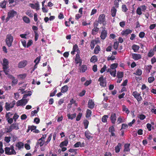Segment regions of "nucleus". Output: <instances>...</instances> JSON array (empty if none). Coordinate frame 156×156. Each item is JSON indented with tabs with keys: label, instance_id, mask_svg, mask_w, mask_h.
Here are the masks:
<instances>
[{
	"label": "nucleus",
	"instance_id": "f257e3e1",
	"mask_svg": "<svg viewBox=\"0 0 156 156\" xmlns=\"http://www.w3.org/2000/svg\"><path fill=\"white\" fill-rule=\"evenodd\" d=\"M118 64L117 63H113L111 64L110 67L107 70V72L109 73L111 75L114 77L116 76V68H117Z\"/></svg>",
	"mask_w": 156,
	"mask_h": 156
},
{
	"label": "nucleus",
	"instance_id": "f03ea898",
	"mask_svg": "<svg viewBox=\"0 0 156 156\" xmlns=\"http://www.w3.org/2000/svg\"><path fill=\"white\" fill-rule=\"evenodd\" d=\"M13 39V36L11 34H8L6 36L5 41L8 47H10L12 46Z\"/></svg>",
	"mask_w": 156,
	"mask_h": 156
},
{
	"label": "nucleus",
	"instance_id": "7ed1b4c3",
	"mask_svg": "<svg viewBox=\"0 0 156 156\" xmlns=\"http://www.w3.org/2000/svg\"><path fill=\"white\" fill-rule=\"evenodd\" d=\"M5 151V153L8 155L16 154V152L14 149V147L12 145L10 147H6Z\"/></svg>",
	"mask_w": 156,
	"mask_h": 156
},
{
	"label": "nucleus",
	"instance_id": "20e7f679",
	"mask_svg": "<svg viewBox=\"0 0 156 156\" xmlns=\"http://www.w3.org/2000/svg\"><path fill=\"white\" fill-rule=\"evenodd\" d=\"M19 129V125L16 123H14L11 124L9 127L5 129V130L7 133H9L12 131L13 129L18 130Z\"/></svg>",
	"mask_w": 156,
	"mask_h": 156
},
{
	"label": "nucleus",
	"instance_id": "39448f33",
	"mask_svg": "<svg viewBox=\"0 0 156 156\" xmlns=\"http://www.w3.org/2000/svg\"><path fill=\"white\" fill-rule=\"evenodd\" d=\"M17 14V12L14 10H10L8 12L7 17L6 19V22H7L10 18H12Z\"/></svg>",
	"mask_w": 156,
	"mask_h": 156
},
{
	"label": "nucleus",
	"instance_id": "423d86ee",
	"mask_svg": "<svg viewBox=\"0 0 156 156\" xmlns=\"http://www.w3.org/2000/svg\"><path fill=\"white\" fill-rule=\"evenodd\" d=\"M15 104V101H12L11 102H7L5 103V109L7 111H9L10 109L13 108Z\"/></svg>",
	"mask_w": 156,
	"mask_h": 156
},
{
	"label": "nucleus",
	"instance_id": "0eeeda50",
	"mask_svg": "<svg viewBox=\"0 0 156 156\" xmlns=\"http://www.w3.org/2000/svg\"><path fill=\"white\" fill-rule=\"evenodd\" d=\"M23 98L21 100L18 101L16 103L17 106H23L25 105L27 103L28 100Z\"/></svg>",
	"mask_w": 156,
	"mask_h": 156
},
{
	"label": "nucleus",
	"instance_id": "6e6552de",
	"mask_svg": "<svg viewBox=\"0 0 156 156\" xmlns=\"http://www.w3.org/2000/svg\"><path fill=\"white\" fill-rule=\"evenodd\" d=\"M105 15L104 14H101L99 16L98 19V22L100 24L103 23L104 25L106 23L105 22Z\"/></svg>",
	"mask_w": 156,
	"mask_h": 156
},
{
	"label": "nucleus",
	"instance_id": "1a4fd4ad",
	"mask_svg": "<svg viewBox=\"0 0 156 156\" xmlns=\"http://www.w3.org/2000/svg\"><path fill=\"white\" fill-rule=\"evenodd\" d=\"M132 95L136 98L138 102L141 101L142 100V98L140 96V94L137 91L133 92L132 94Z\"/></svg>",
	"mask_w": 156,
	"mask_h": 156
},
{
	"label": "nucleus",
	"instance_id": "9d476101",
	"mask_svg": "<svg viewBox=\"0 0 156 156\" xmlns=\"http://www.w3.org/2000/svg\"><path fill=\"white\" fill-rule=\"evenodd\" d=\"M98 81L100 82L99 84L102 87H105L106 86V80L104 78L103 76L100 77L98 79Z\"/></svg>",
	"mask_w": 156,
	"mask_h": 156
},
{
	"label": "nucleus",
	"instance_id": "9b49d317",
	"mask_svg": "<svg viewBox=\"0 0 156 156\" xmlns=\"http://www.w3.org/2000/svg\"><path fill=\"white\" fill-rule=\"evenodd\" d=\"M27 64V61L26 60H23L20 62L18 64V67L22 68L25 67Z\"/></svg>",
	"mask_w": 156,
	"mask_h": 156
},
{
	"label": "nucleus",
	"instance_id": "f8f14e48",
	"mask_svg": "<svg viewBox=\"0 0 156 156\" xmlns=\"http://www.w3.org/2000/svg\"><path fill=\"white\" fill-rule=\"evenodd\" d=\"M2 66L3 69H8L9 67V62L7 59H4L3 60Z\"/></svg>",
	"mask_w": 156,
	"mask_h": 156
},
{
	"label": "nucleus",
	"instance_id": "ddd939ff",
	"mask_svg": "<svg viewBox=\"0 0 156 156\" xmlns=\"http://www.w3.org/2000/svg\"><path fill=\"white\" fill-rule=\"evenodd\" d=\"M133 58L134 60H138L141 58L142 56L140 54L133 53L132 54Z\"/></svg>",
	"mask_w": 156,
	"mask_h": 156
},
{
	"label": "nucleus",
	"instance_id": "4468645a",
	"mask_svg": "<svg viewBox=\"0 0 156 156\" xmlns=\"http://www.w3.org/2000/svg\"><path fill=\"white\" fill-rule=\"evenodd\" d=\"M107 31L104 29L101 32L100 36L101 38L103 40L105 39L107 36Z\"/></svg>",
	"mask_w": 156,
	"mask_h": 156
},
{
	"label": "nucleus",
	"instance_id": "2eb2a0df",
	"mask_svg": "<svg viewBox=\"0 0 156 156\" xmlns=\"http://www.w3.org/2000/svg\"><path fill=\"white\" fill-rule=\"evenodd\" d=\"M30 6L33 9H35L37 10H38L39 9V5L38 3H36L35 4H31Z\"/></svg>",
	"mask_w": 156,
	"mask_h": 156
},
{
	"label": "nucleus",
	"instance_id": "dca6fc26",
	"mask_svg": "<svg viewBox=\"0 0 156 156\" xmlns=\"http://www.w3.org/2000/svg\"><path fill=\"white\" fill-rule=\"evenodd\" d=\"M110 119L112 123L114 124L116 120V114L115 113H113L112 114Z\"/></svg>",
	"mask_w": 156,
	"mask_h": 156
},
{
	"label": "nucleus",
	"instance_id": "f3484780",
	"mask_svg": "<svg viewBox=\"0 0 156 156\" xmlns=\"http://www.w3.org/2000/svg\"><path fill=\"white\" fill-rule=\"evenodd\" d=\"M132 32V30H131L127 29H126L125 30H124L123 31L121 32V34L122 35H125L126 36L128 34H130Z\"/></svg>",
	"mask_w": 156,
	"mask_h": 156
},
{
	"label": "nucleus",
	"instance_id": "a211bd4d",
	"mask_svg": "<svg viewBox=\"0 0 156 156\" xmlns=\"http://www.w3.org/2000/svg\"><path fill=\"white\" fill-rule=\"evenodd\" d=\"M24 145L23 143L22 142L19 141L16 143V146L18 148L19 150H20L23 148Z\"/></svg>",
	"mask_w": 156,
	"mask_h": 156
},
{
	"label": "nucleus",
	"instance_id": "6ab92c4d",
	"mask_svg": "<svg viewBox=\"0 0 156 156\" xmlns=\"http://www.w3.org/2000/svg\"><path fill=\"white\" fill-rule=\"evenodd\" d=\"M85 135L86 137L88 139H90L93 138L92 134L89 132V131H86L85 132Z\"/></svg>",
	"mask_w": 156,
	"mask_h": 156
},
{
	"label": "nucleus",
	"instance_id": "aec40b11",
	"mask_svg": "<svg viewBox=\"0 0 156 156\" xmlns=\"http://www.w3.org/2000/svg\"><path fill=\"white\" fill-rule=\"evenodd\" d=\"M88 107L90 108H93L94 106V104L92 100H90L88 102Z\"/></svg>",
	"mask_w": 156,
	"mask_h": 156
},
{
	"label": "nucleus",
	"instance_id": "412c9836",
	"mask_svg": "<svg viewBox=\"0 0 156 156\" xmlns=\"http://www.w3.org/2000/svg\"><path fill=\"white\" fill-rule=\"evenodd\" d=\"M26 85L23 86L22 87H20L18 90L20 92H21L22 94H25L26 93L27 91H24V90L26 88Z\"/></svg>",
	"mask_w": 156,
	"mask_h": 156
},
{
	"label": "nucleus",
	"instance_id": "4be33fe9",
	"mask_svg": "<svg viewBox=\"0 0 156 156\" xmlns=\"http://www.w3.org/2000/svg\"><path fill=\"white\" fill-rule=\"evenodd\" d=\"M115 131V128L113 126L110 127L109 129V131L111 133V135L112 136H115V134L114 133Z\"/></svg>",
	"mask_w": 156,
	"mask_h": 156
},
{
	"label": "nucleus",
	"instance_id": "5701e85b",
	"mask_svg": "<svg viewBox=\"0 0 156 156\" xmlns=\"http://www.w3.org/2000/svg\"><path fill=\"white\" fill-rule=\"evenodd\" d=\"M130 145V144H125L124 145V152L125 153L129 151H130V149L129 148V146Z\"/></svg>",
	"mask_w": 156,
	"mask_h": 156
},
{
	"label": "nucleus",
	"instance_id": "b1692460",
	"mask_svg": "<svg viewBox=\"0 0 156 156\" xmlns=\"http://www.w3.org/2000/svg\"><path fill=\"white\" fill-rule=\"evenodd\" d=\"M67 116L69 119L72 120L76 117V114L73 113L72 114H68L67 115Z\"/></svg>",
	"mask_w": 156,
	"mask_h": 156
},
{
	"label": "nucleus",
	"instance_id": "393cba45",
	"mask_svg": "<svg viewBox=\"0 0 156 156\" xmlns=\"http://www.w3.org/2000/svg\"><path fill=\"white\" fill-rule=\"evenodd\" d=\"M68 143V141L66 140L62 142L59 145V146L61 148H62L64 146H67Z\"/></svg>",
	"mask_w": 156,
	"mask_h": 156
},
{
	"label": "nucleus",
	"instance_id": "a878e982",
	"mask_svg": "<svg viewBox=\"0 0 156 156\" xmlns=\"http://www.w3.org/2000/svg\"><path fill=\"white\" fill-rule=\"evenodd\" d=\"M78 49V48L76 44H75L73 46V51L71 52V53L72 55H74L75 52L77 51Z\"/></svg>",
	"mask_w": 156,
	"mask_h": 156
},
{
	"label": "nucleus",
	"instance_id": "bb28decb",
	"mask_svg": "<svg viewBox=\"0 0 156 156\" xmlns=\"http://www.w3.org/2000/svg\"><path fill=\"white\" fill-rule=\"evenodd\" d=\"M90 60L91 62L94 63L97 61L98 58L96 56L94 55L91 57Z\"/></svg>",
	"mask_w": 156,
	"mask_h": 156
},
{
	"label": "nucleus",
	"instance_id": "cd10ccee",
	"mask_svg": "<svg viewBox=\"0 0 156 156\" xmlns=\"http://www.w3.org/2000/svg\"><path fill=\"white\" fill-rule=\"evenodd\" d=\"M121 148V144L120 143H118L117 145L115 148V152L116 153L119 152Z\"/></svg>",
	"mask_w": 156,
	"mask_h": 156
},
{
	"label": "nucleus",
	"instance_id": "c85d7f7f",
	"mask_svg": "<svg viewBox=\"0 0 156 156\" xmlns=\"http://www.w3.org/2000/svg\"><path fill=\"white\" fill-rule=\"evenodd\" d=\"M99 28L95 27L92 30V34L93 35L96 34L98 32Z\"/></svg>",
	"mask_w": 156,
	"mask_h": 156
},
{
	"label": "nucleus",
	"instance_id": "c756f323",
	"mask_svg": "<svg viewBox=\"0 0 156 156\" xmlns=\"http://www.w3.org/2000/svg\"><path fill=\"white\" fill-rule=\"evenodd\" d=\"M132 48L135 52H137L140 48L139 46L134 45L132 46Z\"/></svg>",
	"mask_w": 156,
	"mask_h": 156
},
{
	"label": "nucleus",
	"instance_id": "7c9ffc66",
	"mask_svg": "<svg viewBox=\"0 0 156 156\" xmlns=\"http://www.w3.org/2000/svg\"><path fill=\"white\" fill-rule=\"evenodd\" d=\"M87 69V66L86 65H83L80 68V71L81 72H84Z\"/></svg>",
	"mask_w": 156,
	"mask_h": 156
},
{
	"label": "nucleus",
	"instance_id": "2f4dec72",
	"mask_svg": "<svg viewBox=\"0 0 156 156\" xmlns=\"http://www.w3.org/2000/svg\"><path fill=\"white\" fill-rule=\"evenodd\" d=\"M116 12V9L114 7H113L111 11V14L113 17L115 16Z\"/></svg>",
	"mask_w": 156,
	"mask_h": 156
},
{
	"label": "nucleus",
	"instance_id": "473e14b6",
	"mask_svg": "<svg viewBox=\"0 0 156 156\" xmlns=\"http://www.w3.org/2000/svg\"><path fill=\"white\" fill-rule=\"evenodd\" d=\"M23 21L26 23H29L30 22V19L27 16H24L23 17Z\"/></svg>",
	"mask_w": 156,
	"mask_h": 156
},
{
	"label": "nucleus",
	"instance_id": "72a5a7b5",
	"mask_svg": "<svg viewBox=\"0 0 156 156\" xmlns=\"http://www.w3.org/2000/svg\"><path fill=\"white\" fill-rule=\"evenodd\" d=\"M68 87L67 85L64 86L62 87L61 90V92H66L68 90Z\"/></svg>",
	"mask_w": 156,
	"mask_h": 156
},
{
	"label": "nucleus",
	"instance_id": "f704fd0d",
	"mask_svg": "<svg viewBox=\"0 0 156 156\" xmlns=\"http://www.w3.org/2000/svg\"><path fill=\"white\" fill-rule=\"evenodd\" d=\"M6 5V2L5 1H2L0 3V6L1 8L3 9L5 8Z\"/></svg>",
	"mask_w": 156,
	"mask_h": 156
},
{
	"label": "nucleus",
	"instance_id": "c9c22d12",
	"mask_svg": "<svg viewBox=\"0 0 156 156\" xmlns=\"http://www.w3.org/2000/svg\"><path fill=\"white\" fill-rule=\"evenodd\" d=\"M91 111L89 109H87V111L86 117L87 118H88L90 117V115L91 114Z\"/></svg>",
	"mask_w": 156,
	"mask_h": 156
},
{
	"label": "nucleus",
	"instance_id": "e433bc0d",
	"mask_svg": "<svg viewBox=\"0 0 156 156\" xmlns=\"http://www.w3.org/2000/svg\"><path fill=\"white\" fill-rule=\"evenodd\" d=\"M123 76V73L122 72H119L117 73V77L118 78H122Z\"/></svg>",
	"mask_w": 156,
	"mask_h": 156
},
{
	"label": "nucleus",
	"instance_id": "4c0bfd02",
	"mask_svg": "<svg viewBox=\"0 0 156 156\" xmlns=\"http://www.w3.org/2000/svg\"><path fill=\"white\" fill-rule=\"evenodd\" d=\"M36 128V126H29L28 128V129L27 130V132H28L30 130L31 131H34Z\"/></svg>",
	"mask_w": 156,
	"mask_h": 156
},
{
	"label": "nucleus",
	"instance_id": "58836bf2",
	"mask_svg": "<svg viewBox=\"0 0 156 156\" xmlns=\"http://www.w3.org/2000/svg\"><path fill=\"white\" fill-rule=\"evenodd\" d=\"M32 92L30 91H27V92L23 96V98H26L28 96H30L31 95Z\"/></svg>",
	"mask_w": 156,
	"mask_h": 156
},
{
	"label": "nucleus",
	"instance_id": "ea45409f",
	"mask_svg": "<svg viewBox=\"0 0 156 156\" xmlns=\"http://www.w3.org/2000/svg\"><path fill=\"white\" fill-rule=\"evenodd\" d=\"M3 69V71L4 72L5 74L6 75H8V77L11 78L12 77V76L9 75V70L7 69Z\"/></svg>",
	"mask_w": 156,
	"mask_h": 156
},
{
	"label": "nucleus",
	"instance_id": "a19ab883",
	"mask_svg": "<svg viewBox=\"0 0 156 156\" xmlns=\"http://www.w3.org/2000/svg\"><path fill=\"white\" fill-rule=\"evenodd\" d=\"M122 109L123 111L125 112L127 114H128L129 112V110L125 105H123L122 106Z\"/></svg>",
	"mask_w": 156,
	"mask_h": 156
},
{
	"label": "nucleus",
	"instance_id": "79ce46f5",
	"mask_svg": "<svg viewBox=\"0 0 156 156\" xmlns=\"http://www.w3.org/2000/svg\"><path fill=\"white\" fill-rule=\"evenodd\" d=\"M142 74V71L141 69H138L136 71V73H134V74L138 75L140 76Z\"/></svg>",
	"mask_w": 156,
	"mask_h": 156
},
{
	"label": "nucleus",
	"instance_id": "37998d69",
	"mask_svg": "<svg viewBox=\"0 0 156 156\" xmlns=\"http://www.w3.org/2000/svg\"><path fill=\"white\" fill-rule=\"evenodd\" d=\"M12 85H14L17 83L18 80L17 79H15L12 76Z\"/></svg>",
	"mask_w": 156,
	"mask_h": 156
},
{
	"label": "nucleus",
	"instance_id": "c03bdc74",
	"mask_svg": "<svg viewBox=\"0 0 156 156\" xmlns=\"http://www.w3.org/2000/svg\"><path fill=\"white\" fill-rule=\"evenodd\" d=\"M124 118L121 116L119 117L117 120V122L119 124L120 123L124 122Z\"/></svg>",
	"mask_w": 156,
	"mask_h": 156
},
{
	"label": "nucleus",
	"instance_id": "a18cd8bd",
	"mask_svg": "<svg viewBox=\"0 0 156 156\" xmlns=\"http://www.w3.org/2000/svg\"><path fill=\"white\" fill-rule=\"evenodd\" d=\"M154 51L153 50H151L148 53V56L150 57H152L154 55Z\"/></svg>",
	"mask_w": 156,
	"mask_h": 156
},
{
	"label": "nucleus",
	"instance_id": "49530a36",
	"mask_svg": "<svg viewBox=\"0 0 156 156\" xmlns=\"http://www.w3.org/2000/svg\"><path fill=\"white\" fill-rule=\"evenodd\" d=\"M100 51V48L99 46H97L94 50V52L95 54L98 53L99 51Z\"/></svg>",
	"mask_w": 156,
	"mask_h": 156
},
{
	"label": "nucleus",
	"instance_id": "de8ad7c7",
	"mask_svg": "<svg viewBox=\"0 0 156 156\" xmlns=\"http://www.w3.org/2000/svg\"><path fill=\"white\" fill-rule=\"evenodd\" d=\"M75 61L76 62V63H78L80 62V58L79 54L76 55Z\"/></svg>",
	"mask_w": 156,
	"mask_h": 156
},
{
	"label": "nucleus",
	"instance_id": "09e8293b",
	"mask_svg": "<svg viewBox=\"0 0 156 156\" xmlns=\"http://www.w3.org/2000/svg\"><path fill=\"white\" fill-rule=\"evenodd\" d=\"M39 111V108L37 107V110H34L31 112V115L32 116H34L35 114H37Z\"/></svg>",
	"mask_w": 156,
	"mask_h": 156
},
{
	"label": "nucleus",
	"instance_id": "8fccbe9b",
	"mask_svg": "<svg viewBox=\"0 0 156 156\" xmlns=\"http://www.w3.org/2000/svg\"><path fill=\"white\" fill-rule=\"evenodd\" d=\"M108 117V115H105L103 116L102 121L103 122H107V119Z\"/></svg>",
	"mask_w": 156,
	"mask_h": 156
},
{
	"label": "nucleus",
	"instance_id": "3c124183",
	"mask_svg": "<svg viewBox=\"0 0 156 156\" xmlns=\"http://www.w3.org/2000/svg\"><path fill=\"white\" fill-rule=\"evenodd\" d=\"M26 14L30 17H32L33 16V15L30 10H27L26 12Z\"/></svg>",
	"mask_w": 156,
	"mask_h": 156
},
{
	"label": "nucleus",
	"instance_id": "603ef678",
	"mask_svg": "<svg viewBox=\"0 0 156 156\" xmlns=\"http://www.w3.org/2000/svg\"><path fill=\"white\" fill-rule=\"evenodd\" d=\"M138 117L141 120H143L145 118L146 116L145 115H144L140 114V115H138Z\"/></svg>",
	"mask_w": 156,
	"mask_h": 156
},
{
	"label": "nucleus",
	"instance_id": "864d4df0",
	"mask_svg": "<svg viewBox=\"0 0 156 156\" xmlns=\"http://www.w3.org/2000/svg\"><path fill=\"white\" fill-rule=\"evenodd\" d=\"M45 142V141L43 140H41L40 141H39V139L38 141V143L40 147H42L44 145V143Z\"/></svg>",
	"mask_w": 156,
	"mask_h": 156
},
{
	"label": "nucleus",
	"instance_id": "5fc2aeb1",
	"mask_svg": "<svg viewBox=\"0 0 156 156\" xmlns=\"http://www.w3.org/2000/svg\"><path fill=\"white\" fill-rule=\"evenodd\" d=\"M82 114L81 113H79L77 115V117L76 118V120L77 121H79L81 117H82Z\"/></svg>",
	"mask_w": 156,
	"mask_h": 156
},
{
	"label": "nucleus",
	"instance_id": "6e6d98bb",
	"mask_svg": "<svg viewBox=\"0 0 156 156\" xmlns=\"http://www.w3.org/2000/svg\"><path fill=\"white\" fill-rule=\"evenodd\" d=\"M154 80V77L153 76L149 77L148 79V82L150 83H152Z\"/></svg>",
	"mask_w": 156,
	"mask_h": 156
},
{
	"label": "nucleus",
	"instance_id": "4d7b16f0",
	"mask_svg": "<svg viewBox=\"0 0 156 156\" xmlns=\"http://www.w3.org/2000/svg\"><path fill=\"white\" fill-rule=\"evenodd\" d=\"M83 123L85 126V129L87 128L89 124L88 121L87 120H84L83 122Z\"/></svg>",
	"mask_w": 156,
	"mask_h": 156
},
{
	"label": "nucleus",
	"instance_id": "13d9d810",
	"mask_svg": "<svg viewBox=\"0 0 156 156\" xmlns=\"http://www.w3.org/2000/svg\"><path fill=\"white\" fill-rule=\"evenodd\" d=\"M107 67L106 65H104V66L100 70L101 73H103L107 69Z\"/></svg>",
	"mask_w": 156,
	"mask_h": 156
},
{
	"label": "nucleus",
	"instance_id": "bf43d9fd",
	"mask_svg": "<svg viewBox=\"0 0 156 156\" xmlns=\"http://www.w3.org/2000/svg\"><path fill=\"white\" fill-rule=\"evenodd\" d=\"M141 10L140 8L138 7L137 9L136 12V13L140 15L142 14Z\"/></svg>",
	"mask_w": 156,
	"mask_h": 156
},
{
	"label": "nucleus",
	"instance_id": "052dcab7",
	"mask_svg": "<svg viewBox=\"0 0 156 156\" xmlns=\"http://www.w3.org/2000/svg\"><path fill=\"white\" fill-rule=\"evenodd\" d=\"M41 60V57H37L34 61V62L36 63V64H38L40 61Z\"/></svg>",
	"mask_w": 156,
	"mask_h": 156
},
{
	"label": "nucleus",
	"instance_id": "680f3d73",
	"mask_svg": "<svg viewBox=\"0 0 156 156\" xmlns=\"http://www.w3.org/2000/svg\"><path fill=\"white\" fill-rule=\"evenodd\" d=\"M19 117V115L16 113L14 115L12 119L14 120V121L15 122L16 120Z\"/></svg>",
	"mask_w": 156,
	"mask_h": 156
},
{
	"label": "nucleus",
	"instance_id": "e2e57ef3",
	"mask_svg": "<svg viewBox=\"0 0 156 156\" xmlns=\"http://www.w3.org/2000/svg\"><path fill=\"white\" fill-rule=\"evenodd\" d=\"M27 75L25 73L19 75L18 76L19 78L21 79H24L26 76Z\"/></svg>",
	"mask_w": 156,
	"mask_h": 156
},
{
	"label": "nucleus",
	"instance_id": "0e129e2a",
	"mask_svg": "<svg viewBox=\"0 0 156 156\" xmlns=\"http://www.w3.org/2000/svg\"><path fill=\"white\" fill-rule=\"evenodd\" d=\"M24 147L25 149L27 150H29L30 149V145L28 144H26L24 145Z\"/></svg>",
	"mask_w": 156,
	"mask_h": 156
},
{
	"label": "nucleus",
	"instance_id": "69168bd1",
	"mask_svg": "<svg viewBox=\"0 0 156 156\" xmlns=\"http://www.w3.org/2000/svg\"><path fill=\"white\" fill-rule=\"evenodd\" d=\"M5 141L7 143H9L10 141V137H5L4 139Z\"/></svg>",
	"mask_w": 156,
	"mask_h": 156
},
{
	"label": "nucleus",
	"instance_id": "338daca9",
	"mask_svg": "<svg viewBox=\"0 0 156 156\" xmlns=\"http://www.w3.org/2000/svg\"><path fill=\"white\" fill-rule=\"evenodd\" d=\"M119 43L118 42H115L113 45V47L115 49H117L118 48Z\"/></svg>",
	"mask_w": 156,
	"mask_h": 156
},
{
	"label": "nucleus",
	"instance_id": "774afa93",
	"mask_svg": "<svg viewBox=\"0 0 156 156\" xmlns=\"http://www.w3.org/2000/svg\"><path fill=\"white\" fill-rule=\"evenodd\" d=\"M122 10L124 12H126L128 9L125 5H122Z\"/></svg>",
	"mask_w": 156,
	"mask_h": 156
}]
</instances>
